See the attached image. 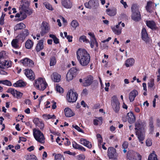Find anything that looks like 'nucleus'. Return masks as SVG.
<instances>
[{"instance_id": "25", "label": "nucleus", "mask_w": 160, "mask_h": 160, "mask_svg": "<svg viewBox=\"0 0 160 160\" xmlns=\"http://www.w3.org/2000/svg\"><path fill=\"white\" fill-rule=\"evenodd\" d=\"M62 5L66 8L69 9L72 6L71 2L70 0H62Z\"/></svg>"}, {"instance_id": "61", "label": "nucleus", "mask_w": 160, "mask_h": 160, "mask_svg": "<svg viewBox=\"0 0 160 160\" xmlns=\"http://www.w3.org/2000/svg\"><path fill=\"white\" fill-rule=\"evenodd\" d=\"M64 143L66 146H69L71 144V142L68 138H65Z\"/></svg>"}, {"instance_id": "11", "label": "nucleus", "mask_w": 160, "mask_h": 160, "mask_svg": "<svg viewBox=\"0 0 160 160\" xmlns=\"http://www.w3.org/2000/svg\"><path fill=\"white\" fill-rule=\"evenodd\" d=\"M33 122L36 126L39 128L41 130L43 129L44 127V124L41 119H39L37 118H35L33 119Z\"/></svg>"}, {"instance_id": "53", "label": "nucleus", "mask_w": 160, "mask_h": 160, "mask_svg": "<svg viewBox=\"0 0 160 160\" xmlns=\"http://www.w3.org/2000/svg\"><path fill=\"white\" fill-rule=\"evenodd\" d=\"M154 79L153 78H151L148 83V88H152L154 85Z\"/></svg>"}, {"instance_id": "63", "label": "nucleus", "mask_w": 160, "mask_h": 160, "mask_svg": "<svg viewBox=\"0 0 160 160\" xmlns=\"http://www.w3.org/2000/svg\"><path fill=\"white\" fill-rule=\"evenodd\" d=\"M5 52L4 51H2L0 52V59L4 58L5 55Z\"/></svg>"}, {"instance_id": "48", "label": "nucleus", "mask_w": 160, "mask_h": 160, "mask_svg": "<svg viewBox=\"0 0 160 160\" xmlns=\"http://www.w3.org/2000/svg\"><path fill=\"white\" fill-rule=\"evenodd\" d=\"M43 118L46 120L49 119L51 118H55V116L53 115H49V114H44L42 116Z\"/></svg>"}, {"instance_id": "22", "label": "nucleus", "mask_w": 160, "mask_h": 160, "mask_svg": "<svg viewBox=\"0 0 160 160\" xmlns=\"http://www.w3.org/2000/svg\"><path fill=\"white\" fill-rule=\"evenodd\" d=\"M138 92L136 90L131 91L129 94V99L131 102L134 101L135 98L138 95Z\"/></svg>"}, {"instance_id": "14", "label": "nucleus", "mask_w": 160, "mask_h": 160, "mask_svg": "<svg viewBox=\"0 0 160 160\" xmlns=\"http://www.w3.org/2000/svg\"><path fill=\"white\" fill-rule=\"evenodd\" d=\"M40 29L41 30V34L43 36L48 31L49 28L48 24L45 22H43L41 24Z\"/></svg>"}, {"instance_id": "15", "label": "nucleus", "mask_w": 160, "mask_h": 160, "mask_svg": "<svg viewBox=\"0 0 160 160\" xmlns=\"http://www.w3.org/2000/svg\"><path fill=\"white\" fill-rule=\"evenodd\" d=\"M122 22H119L117 25L111 28L113 32L117 35H119L121 33L122 29L120 28V24Z\"/></svg>"}, {"instance_id": "20", "label": "nucleus", "mask_w": 160, "mask_h": 160, "mask_svg": "<svg viewBox=\"0 0 160 160\" xmlns=\"http://www.w3.org/2000/svg\"><path fill=\"white\" fill-rule=\"evenodd\" d=\"M127 117L130 123H133L135 121L136 117L132 112H128L127 114Z\"/></svg>"}, {"instance_id": "21", "label": "nucleus", "mask_w": 160, "mask_h": 160, "mask_svg": "<svg viewBox=\"0 0 160 160\" xmlns=\"http://www.w3.org/2000/svg\"><path fill=\"white\" fill-rule=\"evenodd\" d=\"M142 38V39L146 42L148 41L149 38L148 37V33H147L146 29L143 28L141 32Z\"/></svg>"}, {"instance_id": "44", "label": "nucleus", "mask_w": 160, "mask_h": 160, "mask_svg": "<svg viewBox=\"0 0 160 160\" xmlns=\"http://www.w3.org/2000/svg\"><path fill=\"white\" fill-rule=\"evenodd\" d=\"M56 62V60L55 57H52L50 59V66H53L55 65Z\"/></svg>"}, {"instance_id": "59", "label": "nucleus", "mask_w": 160, "mask_h": 160, "mask_svg": "<svg viewBox=\"0 0 160 160\" xmlns=\"http://www.w3.org/2000/svg\"><path fill=\"white\" fill-rule=\"evenodd\" d=\"M77 158L78 160H84L85 158V156L82 154L79 155L77 156Z\"/></svg>"}, {"instance_id": "31", "label": "nucleus", "mask_w": 160, "mask_h": 160, "mask_svg": "<svg viewBox=\"0 0 160 160\" xmlns=\"http://www.w3.org/2000/svg\"><path fill=\"white\" fill-rule=\"evenodd\" d=\"M146 24L148 27L152 29H155L156 28V24L152 21H146Z\"/></svg>"}, {"instance_id": "13", "label": "nucleus", "mask_w": 160, "mask_h": 160, "mask_svg": "<svg viewBox=\"0 0 160 160\" xmlns=\"http://www.w3.org/2000/svg\"><path fill=\"white\" fill-rule=\"evenodd\" d=\"M24 73L27 77L32 80L35 78V75L33 71L30 69H26L25 70Z\"/></svg>"}, {"instance_id": "42", "label": "nucleus", "mask_w": 160, "mask_h": 160, "mask_svg": "<svg viewBox=\"0 0 160 160\" xmlns=\"http://www.w3.org/2000/svg\"><path fill=\"white\" fill-rule=\"evenodd\" d=\"M29 3L27 2L23 3L21 6L20 8H22L21 10H28L29 8Z\"/></svg>"}, {"instance_id": "24", "label": "nucleus", "mask_w": 160, "mask_h": 160, "mask_svg": "<svg viewBox=\"0 0 160 160\" xmlns=\"http://www.w3.org/2000/svg\"><path fill=\"white\" fill-rule=\"evenodd\" d=\"M61 75L57 72H54L51 75V78L54 82H58L61 80Z\"/></svg>"}, {"instance_id": "4", "label": "nucleus", "mask_w": 160, "mask_h": 160, "mask_svg": "<svg viewBox=\"0 0 160 160\" xmlns=\"http://www.w3.org/2000/svg\"><path fill=\"white\" fill-rule=\"evenodd\" d=\"M86 8L89 9H98L99 7L98 0H90L88 2L84 3Z\"/></svg>"}, {"instance_id": "19", "label": "nucleus", "mask_w": 160, "mask_h": 160, "mask_svg": "<svg viewBox=\"0 0 160 160\" xmlns=\"http://www.w3.org/2000/svg\"><path fill=\"white\" fill-rule=\"evenodd\" d=\"M89 43L91 48H94V50L96 51L98 50V43L96 39L93 38L92 39H91Z\"/></svg>"}, {"instance_id": "30", "label": "nucleus", "mask_w": 160, "mask_h": 160, "mask_svg": "<svg viewBox=\"0 0 160 160\" xmlns=\"http://www.w3.org/2000/svg\"><path fill=\"white\" fill-rule=\"evenodd\" d=\"M145 124V122H136L135 124L136 132V131L139 130L141 132V130L143 128V125Z\"/></svg>"}, {"instance_id": "62", "label": "nucleus", "mask_w": 160, "mask_h": 160, "mask_svg": "<svg viewBox=\"0 0 160 160\" xmlns=\"http://www.w3.org/2000/svg\"><path fill=\"white\" fill-rule=\"evenodd\" d=\"M128 142H124L122 145V148L124 149H126L128 147Z\"/></svg>"}, {"instance_id": "54", "label": "nucleus", "mask_w": 160, "mask_h": 160, "mask_svg": "<svg viewBox=\"0 0 160 160\" xmlns=\"http://www.w3.org/2000/svg\"><path fill=\"white\" fill-rule=\"evenodd\" d=\"M139 6L137 3H133L131 6L132 10H138L139 9Z\"/></svg>"}, {"instance_id": "40", "label": "nucleus", "mask_w": 160, "mask_h": 160, "mask_svg": "<svg viewBox=\"0 0 160 160\" xmlns=\"http://www.w3.org/2000/svg\"><path fill=\"white\" fill-rule=\"evenodd\" d=\"M33 42L31 40L28 39L25 43V47L27 49H31L33 46Z\"/></svg>"}, {"instance_id": "50", "label": "nucleus", "mask_w": 160, "mask_h": 160, "mask_svg": "<svg viewBox=\"0 0 160 160\" xmlns=\"http://www.w3.org/2000/svg\"><path fill=\"white\" fill-rule=\"evenodd\" d=\"M55 160H64V158L62 155L58 154L55 155Z\"/></svg>"}, {"instance_id": "16", "label": "nucleus", "mask_w": 160, "mask_h": 160, "mask_svg": "<svg viewBox=\"0 0 160 160\" xmlns=\"http://www.w3.org/2000/svg\"><path fill=\"white\" fill-rule=\"evenodd\" d=\"M130 153L133 155L131 157V160H141V156L138 152L133 151H130L127 153V157H128Z\"/></svg>"}, {"instance_id": "60", "label": "nucleus", "mask_w": 160, "mask_h": 160, "mask_svg": "<svg viewBox=\"0 0 160 160\" xmlns=\"http://www.w3.org/2000/svg\"><path fill=\"white\" fill-rule=\"evenodd\" d=\"M146 145L148 146H150L152 145L151 140L150 139H148L146 142Z\"/></svg>"}, {"instance_id": "10", "label": "nucleus", "mask_w": 160, "mask_h": 160, "mask_svg": "<svg viewBox=\"0 0 160 160\" xmlns=\"http://www.w3.org/2000/svg\"><path fill=\"white\" fill-rule=\"evenodd\" d=\"M20 62L25 67H33L34 65V63L33 61L27 58L21 60Z\"/></svg>"}, {"instance_id": "58", "label": "nucleus", "mask_w": 160, "mask_h": 160, "mask_svg": "<svg viewBox=\"0 0 160 160\" xmlns=\"http://www.w3.org/2000/svg\"><path fill=\"white\" fill-rule=\"evenodd\" d=\"M73 128H75L76 130H77L78 131L80 132H83V130L81 129L78 126L75 125H73L72 126Z\"/></svg>"}, {"instance_id": "5", "label": "nucleus", "mask_w": 160, "mask_h": 160, "mask_svg": "<svg viewBox=\"0 0 160 160\" xmlns=\"http://www.w3.org/2000/svg\"><path fill=\"white\" fill-rule=\"evenodd\" d=\"M78 96V94L75 92L70 90L68 92L66 97L69 102H74L77 100Z\"/></svg>"}, {"instance_id": "17", "label": "nucleus", "mask_w": 160, "mask_h": 160, "mask_svg": "<svg viewBox=\"0 0 160 160\" xmlns=\"http://www.w3.org/2000/svg\"><path fill=\"white\" fill-rule=\"evenodd\" d=\"M12 63L10 61L4 60L0 62V68L7 69L11 67Z\"/></svg>"}, {"instance_id": "6", "label": "nucleus", "mask_w": 160, "mask_h": 160, "mask_svg": "<svg viewBox=\"0 0 160 160\" xmlns=\"http://www.w3.org/2000/svg\"><path fill=\"white\" fill-rule=\"evenodd\" d=\"M112 99V106L114 111L116 113H117L119 110V102L117 97L115 96H113Z\"/></svg>"}, {"instance_id": "64", "label": "nucleus", "mask_w": 160, "mask_h": 160, "mask_svg": "<svg viewBox=\"0 0 160 160\" xmlns=\"http://www.w3.org/2000/svg\"><path fill=\"white\" fill-rule=\"evenodd\" d=\"M120 2L123 5L124 7L125 8H126L128 7L126 2H124L123 0H120Z\"/></svg>"}, {"instance_id": "28", "label": "nucleus", "mask_w": 160, "mask_h": 160, "mask_svg": "<svg viewBox=\"0 0 160 160\" xmlns=\"http://www.w3.org/2000/svg\"><path fill=\"white\" fill-rule=\"evenodd\" d=\"M64 111L65 116L67 117H71L74 115V113L69 108H66Z\"/></svg>"}, {"instance_id": "38", "label": "nucleus", "mask_w": 160, "mask_h": 160, "mask_svg": "<svg viewBox=\"0 0 160 160\" xmlns=\"http://www.w3.org/2000/svg\"><path fill=\"white\" fill-rule=\"evenodd\" d=\"M73 147L75 149L80 150L82 151H85V149L82 146L77 144L75 142H72Z\"/></svg>"}, {"instance_id": "7", "label": "nucleus", "mask_w": 160, "mask_h": 160, "mask_svg": "<svg viewBox=\"0 0 160 160\" xmlns=\"http://www.w3.org/2000/svg\"><path fill=\"white\" fill-rule=\"evenodd\" d=\"M78 69L75 68H72L68 72L66 76L67 81H69L72 80L76 76Z\"/></svg>"}, {"instance_id": "37", "label": "nucleus", "mask_w": 160, "mask_h": 160, "mask_svg": "<svg viewBox=\"0 0 160 160\" xmlns=\"http://www.w3.org/2000/svg\"><path fill=\"white\" fill-rule=\"evenodd\" d=\"M13 85L15 87H22L26 85V83L22 80H19L15 83Z\"/></svg>"}, {"instance_id": "27", "label": "nucleus", "mask_w": 160, "mask_h": 160, "mask_svg": "<svg viewBox=\"0 0 160 160\" xmlns=\"http://www.w3.org/2000/svg\"><path fill=\"white\" fill-rule=\"evenodd\" d=\"M79 142L81 144L89 148H92V146L91 142L86 139L81 138Z\"/></svg>"}, {"instance_id": "45", "label": "nucleus", "mask_w": 160, "mask_h": 160, "mask_svg": "<svg viewBox=\"0 0 160 160\" xmlns=\"http://www.w3.org/2000/svg\"><path fill=\"white\" fill-rule=\"evenodd\" d=\"M0 84L8 86H11L12 85L11 82L7 80H0Z\"/></svg>"}, {"instance_id": "43", "label": "nucleus", "mask_w": 160, "mask_h": 160, "mask_svg": "<svg viewBox=\"0 0 160 160\" xmlns=\"http://www.w3.org/2000/svg\"><path fill=\"white\" fill-rule=\"evenodd\" d=\"M79 41L80 42H82V41L87 43L89 42V40L87 39L86 37L84 35H82L80 37L79 39Z\"/></svg>"}, {"instance_id": "8", "label": "nucleus", "mask_w": 160, "mask_h": 160, "mask_svg": "<svg viewBox=\"0 0 160 160\" xmlns=\"http://www.w3.org/2000/svg\"><path fill=\"white\" fill-rule=\"evenodd\" d=\"M32 13V11H20V12L17 13L15 16L20 18V20H22L26 18L27 14L30 15Z\"/></svg>"}, {"instance_id": "32", "label": "nucleus", "mask_w": 160, "mask_h": 160, "mask_svg": "<svg viewBox=\"0 0 160 160\" xmlns=\"http://www.w3.org/2000/svg\"><path fill=\"white\" fill-rule=\"evenodd\" d=\"M11 44L13 48H16L18 49L20 47L18 40L17 39H13L12 41Z\"/></svg>"}, {"instance_id": "3", "label": "nucleus", "mask_w": 160, "mask_h": 160, "mask_svg": "<svg viewBox=\"0 0 160 160\" xmlns=\"http://www.w3.org/2000/svg\"><path fill=\"white\" fill-rule=\"evenodd\" d=\"M33 134L35 139L37 141L41 144L44 143L45 138L44 135L38 129H33Z\"/></svg>"}, {"instance_id": "36", "label": "nucleus", "mask_w": 160, "mask_h": 160, "mask_svg": "<svg viewBox=\"0 0 160 160\" xmlns=\"http://www.w3.org/2000/svg\"><path fill=\"white\" fill-rule=\"evenodd\" d=\"M29 33L28 30L25 29L23 32L19 35L20 38L23 41L25 38L29 35Z\"/></svg>"}, {"instance_id": "56", "label": "nucleus", "mask_w": 160, "mask_h": 160, "mask_svg": "<svg viewBox=\"0 0 160 160\" xmlns=\"http://www.w3.org/2000/svg\"><path fill=\"white\" fill-rule=\"evenodd\" d=\"M1 70L0 71V74L3 75H6L8 74L7 69L1 68Z\"/></svg>"}, {"instance_id": "47", "label": "nucleus", "mask_w": 160, "mask_h": 160, "mask_svg": "<svg viewBox=\"0 0 160 160\" xmlns=\"http://www.w3.org/2000/svg\"><path fill=\"white\" fill-rule=\"evenodd\" d=\"M49 37L53 39L54 42L55 44H58L59 42V40L53 34H50Z\"/></svg>"}, {"instance_id": "26", "label": "nucleus", "mask_w": 160, "mask_h": 160, "mask_svg": "<svg viewBox=\"0 0 160 160\" xmlns=\"http://www.w3.org/2000/svg\"><path fill=\"white\" fill-rule=\"evenodd\" d=\"M43 40H40L36 45L35 49L37 52H38L42 50L44 48Z\"/></svg>"}, {"instance_id": "9", "label": "nucleus", "mask_w": 160, "mask_h": 160, "mask_svg": "<svg viewBox=\"0 0 160 160\" xmlns=\"http://www.w3.org/2000/svg\"><path fill=\"white\" fill-rule=\"evenodd\" d=\"M8 92L11 93L14 97L17 99H20L23 95L22 93L11 88H9L8 90Z\"/></svg>"}, {"instance_id": "51", "label": "nucleus", "mask_w": 160, "mask_h": 160, "mask_svg": "<svg viewBox=\"0 0 160 160\" xmlns=\"http://www.w3.org/2000/svg\"><path fill=\"white\" fill-rule=\"evenodd\" d=\"M43 5L45 8L48 10H52L53 8L52 6L48 2H45L43 3Z\"/></svg>"}, {"instance_id": "12", "label": "nucleus", "mask_w": 160, "mask_h": 160, "mask_svg": "<svg viewBox=\"0 0 160 160\" xmlns=\"http://www.w3.org/2000/svg\"><path fill=\"white\" fill-rule=\"evenodd\" d=\"M131 18L136 22L140 21L141 19V16L139 11H132Z\"/></svg>"}, {"instance_id": "52", "label": "nucleus", "mask_w": 160, "mask_h": 160, "mask_svg": "<svg viewBox=\"0 0 160 160\" xmlns=\"http://www.w3.org/2000/svg\"><path fill=\"white\" fill-rule=\"evenodd\" d=\"M106 13L110 16H113L116 15V11H106Z\"/></svg>"}, {"instance_id": "34", "label": "nucleus", "mask_w": 160, "mask_h": 160, "mask_svg": "<svg viewBox=\"0 0 160 160\" xmlns=\"http://www.w3.org/2000/svg\"><path fill=\"white\" fill-rule=\"evenodd\" d=\"M136 133L139 141L141 143H143V142L142 141H143L144 139L143 135L142 134L141 132L139 130L136 131Z\"/></svg>"}, {"instance_id": "41", "label": "nucleus", "mask_w": 160, "mask_h": 160, "mask_svg": "<svg viewBox=\"0 0 160 160\" xmlns=\"http://www.w3.org/2000/svg\"><path fill=\"white\" fill-rule=\"evenodd\" d=\"M148 160H158L157 156L154 151H153L149 155Z\"/></svg>"}, {"instance_id": "2", "label": "nucleus", "mask_w": 160, "mask_h": 160, "mask_svg": "<svg viewBox=\"0 0 160 160\" xmlns=\"http://www.w3.org/2000/svg\"><path fill=\"white\" fill-rule=\"evenodd\" d=\"M33 85L36 88L41 91L44 90L48 86L45 79L41 78L35 80Z\"/></svg>"}, {"instance_id": "39", "label": "nucleus", "mask_w": 160, "mask_h": 160, "mask_svg": "<svg viewBox=\"0 0 160 160\" xmlns=\"http://www.w3.org/2000/svg\"><path fill=\"white\" fill-rule=\"evenodd\" d=\"M154 7V3L151 1L147 2L146 6V10H149L150 9H152Z\"/></svg>"}, {"instance_id": "23", "label": "nucleus", "mask_w": 160, "mask_h": 160, "mask_svg": "<svg viewBox=\"0 0 160 160\" xmlns=\"http://www.w3.org/2000/svg\"><path fill=\"white\" fill-rule=\"evenodd\" d=\"M116 153V149L113 147H110L108 148V155L109 158L112 159L113 158Z\"/></svg>"}, {"instance_id": "49", "label": "nucleus", "mask_w": 160, "mask_h": 160, "mask_svg": "<svg viewBox=\"0 0 160 160\" xmlns=\"http://www.w3.org/2000/svg\"><path fill=\"white\" fill-rule=\"evenodd\" d=\"M71 25L72 27L74 29H76V28L79 25L78 22L75 20H73L71 22Z\"/></svg>"}, {"instance_id": "1", "label": "nucleus", "mask_w": 160, "mask_h": 160, "mask_svg": "<svg viewBox=\"0 0 160 160\" xmlns=\"http://www.w3.org/2000/svg\"><path fill=\"white\" fill-rule=\"evenodd\" d=\"M77 58L80 65L86 67L89 64L90 57L87 51L84 49L79 48L76 52Z\"/></svg>"}, {"instance_id": "18", "label": "nucleus", "mask_w": 160, "mask_h": 160, "mask_svg": "<svg viewBox=\"0 0 160 160\" xmlns=\"http://www.w3.org/2000/svg\"><path fill=\"white\" fill-rule=\"evenodd\" d=\"M93 78L91 76H89L85 78L83 80V85L87 86L90 85L92 82Z\"/></svg>"}, {"instance_id": "35", "label": "nucleus", "mask_w": 160, "mask_h": 160, "mask_svg": "<svg viewBox=\"0 0 160 160\" xmlns=\"http://www.w3.org/2000/svg\"><path fill=\"white\" fill-rule=\"evenodd\" d=\"M149 130L151 132H153L154 130L153 126V118L152 117H150L149 119Z\"/></svg>"}, {"instance_id": "29", "label": "nucleus", "mask_w": 160, "mask_h": 160, "mask_svg": "<svg viewBox=\"0 0 160 160\" xmlns=\"http://www.w3.org/2000/svg\"><path fill=\"white\" fill-rule=\"evenodd\" d=\"M135 60L133 58H131L127 59L125 62V65L127 67L133 66L134 64Z\"/></svg>"}, {"instance_id": "33", "label": "nucleus", "mask_w": 160, "mask_h": 160, "mask_svg": "<svg viewBox=\"0 0 160 160\" xmlns=\"http://www.w3.org/2000/svg\"><path fill=\"white\" fill-rule=\"evenodd\" d=\"M25 25L23 23H19L16 24L14 28L15 31L19 30H21L25 28Z\"/></svg>"}, {"instance_id": "46", "label": "nucleus", "mask_w": 160, "mask_h": 160, "mask_svg": "<svg viewBox=\"0 0 160 160\" xmlns=\"http://www.w3.org/2000/svg\"><path fill=\"white\" fill-rule=\"evenodd\" d=\"M27 160H37L36 156L34 155L28 154L26 156Z\"/></svg>"}, {"instance_id": "57", "label": "nucleus", "mask_w": 160, "mask_h": 160, "mask_svg": "<svg viewBox=\"0 0 160 160\" xmlns=\"http://www.w3.org/2000/svg\"><path fill=\"white\" fill-rule=\"evenodd\" d=\"M4 16H5L4 15L2 14L1 17V18H0V24L1 25H3L4 23Z\"/></svg>"}, {"instance_id": "55", "label": "nucleus", "mask_w": 160, "mask_h": 160, "mask_svg": "<svg viewBox=\"0 0 160 160\" xmlns=\"http://www.w3.org/2000/svg\"><path fill=\"white\" fill-rule=\"evenodd\" d=\"M57 91L60 93L63 92V89L60 86L57 85L56 88Z\"/></svg>"}]
</instances>
